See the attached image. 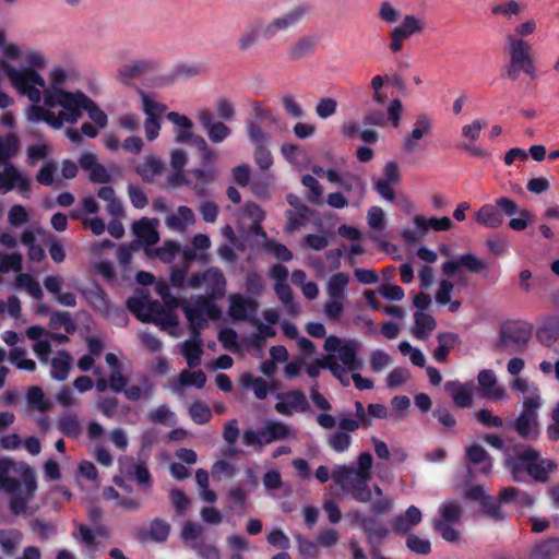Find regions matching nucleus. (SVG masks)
<instances>
[{"label": "nucleus", "instance_id": "1", "mask_svg": "<svg viewBox=\"0 0 559 559\" xmlns=\"http://www.w3.org/2000/svg\"><path fill=\"white\" fill-rule=\"evenodd\" d=\"M0 489L9 497L11 514H25L37 491L34 469L26 463L0 457Z\"/></svg>", "mask_w": 559, "mask_h": 559}, {"label": "nucleus", "instance_id": "2", "mask_svg": "<svg viewBox=\"0 0 559 559\" xmlns=\"http://www.w3.org/2000/svg\"><path fill=\"white\" fill-rule=\"evenodd\" d=\"M512 452L504 457V466L515 481H522L527 474L535 481L546 483L557 467L554 461L543 459L540 452L530 445L515 443Z\"/></svg>", "mask_w": 559, "mask_h": 559}, {"label": "nucleus", "instance_id": "3", "mask_svg": "<svg viewBox=\"0 0 559 559\" xmlns=\"http://www.w3.org/2000/svg\"><path fill=\"white\" fill-rule=\"evenodd\" d=\"M373 459L369 452L358 455L356 466L337 465L332 472L333 480L350 497L361 503L371 502L372 491L369 480L372 477Z\"/></svg>", "mask_w": 559, "mask_h": 559}, {"label": "nucleus", "instance_id": "4", "mask_svg": "<svg viewBox=\"0 0 559 559\" xmlns=\"http://www.w3.org/2000/svg\"><path fill=\"white\" fill-rule=\"evenodd\" d=\"M507 41L510 57L509 63L504 68L507 76L511 81H516L520 73L523 72L532 79H535L536 68L532 57L531 45L521 38L514 37L513 35H508Z\"/></svg>", "mask_w": 559, "mask_h": 559}, {"label": "nucleus", "instance_id": "5", "mask_svg": "<svg viewBox=\"0 0 559 559\" xmlns=\"http://www.w3.org/2000/svg\"><path fill=\"white\" fill-rule=\"evenodd\" d=\"M533 334V325L522 320H511L501 324L496 348L500 352L522 353Z\"/></svg>", "mask_w": 559, "mask_h": 559}, {"label": "nucleus", "instance_id": "6", "mask_svg": "<svg viewBox=\"0 0 559 559\" xmlns=\"http://www.w3.org/2000/svg\"><path fill=\"white\" fill-rule=\"evenodd\" d=\"M4 73L11 84L21 95H26L32 103H38L41 94L37 86L44 87L45 80L35 69H16L11 64H4Z\"/></svg>", "mask_w": 559, "mask_h": 559}, {"label": "nucleus", "instance_id": "7", "mask_svg": "<svg viewBox=\"0 0 559 559\" xmlns=\"http://www.w3.org/2000/svg\"><path fill=\"white\" fill-rule=\"evenodd\" d=\"M182 311L190 323V332L194 338L201 336V331L206 325V317L212 320H218L222 317L217 305L203 296H199L193 306H183Z\"/></svg>", "mask_w": 559, "mask_h": 559}, {"label": "nucleus", "instance_id": "8", "mask_svg": "<svg viewBox=\"0 0 559 559\" xmlns=\"http://www.w3.org/2000/svg\"><path fill=\"white\" fill-rule=\"evenodd\" d=\"M519 212L516 202L508 197H500L495 204H484L475 213V221L487 228H499L503 224V215L512 216Z\"/></svg>", "mask_w": 559, "mask_h": 559}, {"label": "nucleus", "instance_id": "9", "mask_svg": "<svg viewBox=\"0 0 559 559\" xmlns=\"http://www.w3.org/2000/svg\"><path fill=\"white\" fill-rule=\"evenodd\" d=\"M289 427L282 421H269L264 427L257 430L247 429L242 435V442L246 447L258 445L260 448L277 440L289 437Z\"/></svg>", "mask_w": 559, "mask_h": 559}, {"label": "nucleus", "instance_id": "10", "mask_svg": "<svg viewBox=\"0 0 559 559\" xmlns=\"http://www.w3.org/2000/svg\"><path fill=\"white\" fill-rule=\"evenodd\" d=\"M159 62L156 59H138L119 67L116 79L123 85H130L134 80L156 72Z\"/></svg>", "mask_w": 559, "mask_h": 559}, {"label": "nucleus", "instance_id": "11", "mask_svg": "<svg viewBox=\"0 0 559 559\" xmlns=\"http://www.w3.org/2000/svg\"><path fill=\"white\" fill-rule=\"evenodd\" d=\"M326 179L331 183L338 185L346 193L355 199V205H358L366 195V183L358 175L352 173L341 175L335 169L330 168L326 173Z\"/></svg>", "mask_w": 559, "mask_h": 559}, {"label": "nucleus", "instance_id": "12", "mask_svg": "<svg viewBox=\"0 0 559 559\" xmlns=\"http://www.w3.org/2000/svg\"><path fill=\"white\" fill-rule=\"evenodd\" d=\"M119 468L124 477L135 480L143 490L152 487V475L144 462H138L132 456H126L119 460Z\"/></svg>", "mask_w": 559, "mask_h": 559}, {"label": "nucleus", "instance_id": "13", "mask_svg": "<svg viewBox=\"0 0 559 559\" xmlns=\"http://www.w3.org/2000/svg\"><path fill=\"white\" fill-rule=\"evenodd\" d=\"M461 270L472 274H483L487 271V263L473 253H464L456 260H448L442 264V273L448 277H453Z\"/></svg>", "mask_w": 559, "mask_h": 559}, {"label": "nucleus", "instance_id": "14", "mask_svg": "<svg viewBox=\"0 0 559 559\" xmlns=\"http://www.w3.org/2000/svg\"><path fill=\"white\" fill-rule=\"evenodd\" d=\"M386 114L388 116L381 110H370L364 116L362 123L365 126L384 127L390 121L393 128H399L403 114L401 99H392L388 106Z\"/></svg>", "mask_w": 559, "mask_h": 559}, {"label": "nucleus", "instance_id": "15", "mask_svg": "<svg viewBox=\"0 0 559 559\" xmlns=\"http://www.w3.org/2000/svg\"><path fill=\"white\" fill-rule=\"evenodd\" d=\"M197 119L212 143H221L231 134V129L223 121L214 120V115L209 108L200 109Z\"/></svg>", "mask_w": 559, "mask_h": 559}, {"label": "nucleus", "instance_id": "16", "mask_svg": "<svg viewBox=\"0 0 559 559\" xmlns=\"http://www.w3.org/2000/svg\"><path fill=\"white\" fill-rule=\"evenodd\" d=\"M307 13V8L299 5L286 12L280 17L270 22L262 31V36L269 40L272 39L277 33L287 31L297 25Z\"/></svg>", "mask_w": 559, "mask_h": 559}, {"label": "nucleus", "instance_id": "17", "mask_svg": "<svg viewBox=\"0 0 559 559\" xmlns=\"http://www.w3.org/2000/svg\"><path fill=\"white\" fill-rule=\"evenodd\" d=\"M61 100H59V106L62 107L60 111L61 116L69 124H74L82 116L81 110L85 108L84 99H87L86 96L82 92H67L61 94Z\"/></svg>", "mask_w": 559, "mask_h": 559}, {"label": "nucleus", "instance_id": "18", "mask_svg": "<svg viewBox=\"0 0 559 559\" xmlns=\"http://www.w3.org/2000/svg\"><path fill=\"white\" fill-rule=\"evenodd\" d=\"M281 402L275 404L278 414L289 416L293 412L305 413L309 411V403L306 394L300 390H292L280 395Z\"/></svg>", "mask_w": 559, "mask_h": 559}, {"label": "nucleus", "instance_id": "19", "mask_svg": "<svg viewBox=\"0 0 559 559\" xmlns=\"http://www.w3.org/2000/svg\"><path fill=\"white\" fill-rule=\"evenodd\" d=\"M366 535V540L370 546V552L373 558L378 557L383 539L388 536L389 530L384 527L376 518L369 516L361 527Z\"/></svg>", "mask_w": 559, "mask_h": 559}, {"label": "nucleus", "instance_id": "20", "mask_svg": "<svg viewBox=\"0 0 559 559\" xmlns=\"http://www.w3.org/2000/svg\"><path fill=\"white\" fill-rule=\"evenodd\" d=\"M169 533V523L156 518L150 523V527L147 530L139 528L135 533V538L142 544L147 542L164 543L167 540Z\"/></svg>", "mask_w": 559, "mask_h": 559}, {"label": "nucleus", "instance_id": "21", "mask_svg": "<svg viewBox=\"0 0 559 559\" xmlns=\"http://www.w3.org/2000/svg\"><path fill=\"white\" fill-rule=\"evenodd\" d=\"M258 308V302L251 298H245L240 294H231L229 296L228 314L236 321H245L248 319V313H254Z\"/></svg>", "mask_w": 559, "mask_h": 559}, {"label": "nucleus", "instance_id": "22", "mask_svg": "<svg viewBox=\"0 0 559 559\" xmlns=\"http://www.w3.org/2000/svg\"><path fill=\"white\" fill-rule=\"evenodd\" d=\"M432 131L430 119L426 115H420L414 124V128L408 136L403 141V150L407 153H414L417 147V141L425 135H429Z\"/></svg>", "mask_w": 559, "mask_h": 559}, {"label": "nucleus", "instance_id": "23", "mask_svg": "<svg viewBox=\"0 0 559 559\" xmlns=\"http://www.w3.org/2000/svg\"><path fill=\"white\" fill-rule=\"evenodd\" d=\"M205 284L209 290L206 295H202L203 297H209L213 301L225 296L227 282L224 273L218 267L212 266L206 270Z\"/></svg>", "mask_w": 559, "mask_h": 559}, {"label": "nucleus", "instance_id": "24", "mask_svg": "<svg viewBox=\"0 0 559 559\" xmlns=\"http://www.w3.org/2000/svg\"><path fill=\"white\" fill-rule=\"evenodd\" d=\"M511 426L524 440H535L538 437L537 414L522 412Z\"/></svg>", "mask_w": 559, "mask_h": 559}, {"label": "nucleus", "instance_id": "25", "mask_svg": "<svg viewBox=\"0 0 559 559\" xmlns=\"http://www.w3.org/2000/svg\"><path fill=\"white\" fill-rule=\"evenodd\" d=\"M359 348L360 343L357 340L344 341L338 350V359L342 361V366H346L350 371L360 370L364 362L357 356Z\"/></svg>", "mask_w": 559, "mask_h": 559}, {"label": "nucleus", "instance_id": "26", "mask_svg": "<svg viewBox=\"0 0 559 559\" xmlns=\"http://www.w3.org/2000/svg\"><path fill=\"white\" fill-rule=\"evenodd\" d=\"M421 518V511L417 507H408L404 513L395 516L392 524L394 533L399 535L408 533L413 527L420 523Z\"/></svg>", "mask_w": 559, "mask_h": 559}, {"label": "nucleus", "instance_id": "27", "mask_svg": "<svg viewBox=\"0 0 559 559\" xmlns=\"http://www.w3.org/2000/svg\"><path fill=\"white\" fill-rule=\"evenodd\" d=\"M478 383L484 390V395L492 400H501L506 392L502 386L497 385V378L491 369H483L477 376Z\"/></svg>", "mask_w": 559, "mask_h": 559}, {"label": "nucleus", "instance_id": "28", "mask_svg": "<svg viewBox=\"0 0 559 559\" xmlns=\"http://www.w3.org/2000/svg\"><path fill=\"white\" fill-rule=\"evenodd\" d=\"M166 118L176 126L175 141L177 143H186L192 138L193 122L190 118L176 111L168 112Z\"/></svg>", "mask_w": 559, "mask_h": 559}, {"label": "nucleus", "instance_id": "29", "mask_svg": "<svg viewBox=\"0 0 559 559\" xmlns=\"http://www.w3.org/2000/svg\"><path fill=\"white\" fill-rule=\"evenodd\" d=\"M437 341L439 344L433 350V358L438 362L444 364L448 360L450 352L460 343V337L452 332H441L438 333Z\"/></svg>", "mask_w": 559, "mask_h": 559}, {"label": "nucleus", "instance_id": "30", "mask_svg": "<svg viewBox=\"0 0 559 559\" xmlns=\"http://www.w3.org/2000/svg\"><path fill=\"white\" fill-rule=\"evenodd\" d=\"M465 457L472 465H479V472L488 475L492 469V459L489 453L479 444H472L466 449Z\"/></svg>", "mask_w": 559, "mask_h": 559}, {"label": "nucleus", "instance_id": "31", "mask_svg": "<svg viewBox=\"0 0 559 559\" xmlns=\"http://www.w3.org/2000/svg\"><path fill=\"white\" fill-rule=\"evenodd\" d=\"M317 47V40L309 36H304L290 45L287 50V59L290 61L300 60L311 56Z\"/></svg>", "mask_w": 559, "mask_h": 559}, {"label": "nucleus", "instance_id": "32", "mask_svg": "<svg viewBox=\"0 0 559 559\" xmlns=\"http://www.w3.org/2000/svg\"><path fill=\"white\" fill-rule=\"evenodd\" d=\"M134 235L145 246H153L159 240L158 233L155 229L153 222L146 217H143L132 226Z\"/></svg>", "mask_w": 559, "mask_h": 559}, {"label": "nucleus", "instance_id": "33", "mask_svg": "<svg viewBox=\"0 0 559 559\" xmlns=\"http://www.w3.org/2000/svg\"><path fill=\"white\" fill-rule=\"evenodd\" d=\"M181 354L190 368L198 367L201 364V357L203 355L201 336L194 338V335H191L190 340L185 341L181 347Z\"/></svg>", "mask_w": 559, "mask_h": 559}, {"label": "nucleus", "instance_id": "34", "mask_svg": "<svg viewBox=\"0 0 559 559\" xmlns=\"http://www.w3.org/2000/svg\"><path fill=\"white\" fill-rule=\"evenodd\" d=\"M72 357L69 352L60 350L58 355L51 359L50 376L57 381H64L70 373Z\"/></svg>", "mask_w": 559, "mask_h": 559}, {"label": "nucleus", "instance_id": "35", "mask_svg": "<svg viewBox=\"0 0 559 559\" xmlns=\"http://www.w3.org/2000/svg\"><path fill=\"white\" fill-rule=\"evenodd\" d=\"M164 168L165 165L160 158L147 156L144 162L135 168V170L143 181L151 183L156 176H159L163 173Z\"/></svg>", "mask_w": 559, "mask_h": 559}, {"label": "nucleus", "instance_id": "36", "mask_svg": "<svg viewBox=\"0 0 559 559\" xmlns=\"http://www.w3.org/2000/svg\"><path fill=\"white\" fill-rule=\"evenodd\" d=\"M414 323L413 334L418 340L427 338L429 333L437 326V322L433 317L423 311H416L414 313Z\"/></svg>", "mask_w": 559, "mask_h": 559}, {"label": "nucleus", "instance_id": "37", "mask_svg": "<svg viewBox=\"0 0 559 559\" xmlns=\"http://www.w3.org/2000/svg\"><path fill=\"white\" fill-rule=\"evenodd\" d=\"M191 174L195 179L193 187L195 193L201 197L205 195L207 186L215 181L216 170L210 166L209 168H194L191 170Z\"/></svg>", "mask_w": 559, "mask_h": 559}, {"label": "nucleus", "instance_id": "38", "mask_svg": "<svg viewBox=\"0 0 559 559\" xmlns=\"http://www.w3.org/2000/svg\"><path fill=\"white\" fill-rule=\"evenodd\" d=\"M155 391L153 382L147 378L143 377L140 385L127 386L123 395L128 401L138 402L141 399H150Z\"/></svg>", "mask_w": 559, "mask_h": 559}, {"label": "nucleus", "instance_id": "39", "mask_svg": "<svg viewBox=\"0 0 559 559\" xmlns=\"http://www.w3.org/2000/svg\"><path fill=\"white\" fill-rule=\"evenodd\" d=\"M310 213L311 211L307 205L297 206L296 210H287L285 212L286 230L292 233L305 226Z\"/></svg>", "mask_w": 559, "mask_h": 559}, {"label": "nucleus", "instance_id": "40", "mask_svg": "<svg viewBox=\"0 0 559 559\" xmlns=\"http://www.w3.org/2000/svg\"><path fill=\"white\" fill-rule=\"evenodd\" d=\"M58 430L68 438H78L81 435V425L75 414H63L57 421Z\"/></svg>", "mask_w": 559, "mask_h": 559}, {"label": "nucleus", "instance_id": "41", "mask_svg": "<svg viewBox=\"0 0 559 559\" xmlns=\"http://www.w3.org/2000/svg\"><path fill=\"white\" fill-rule=\"evenodd\" d=\"M423 29L424 25L421 22L415 15L407 14L404 16L402 23L392 31L405 40L414 34L423 32Z\"/></svg>", "mask_w": 559, "mask_h": 559}, {"label": "nucleus", "instance_id": "42", "mask_svg": "<svg viewBox=\"0 0 559 559\" xmlns=\"http://www.w3.org/2000/svg\"><path fill=\"white\" fill-rule=\"evenodd\" d=\"M23 534L17 528L0 530V546L7 555H13L22 542Z\"/></svg>", "mask_w": 559, "mask_h": 559}, {"label": "nucleus", "instance_id": "43", "mask_svg": "<svg viewBox=\"0 0 559 559\" xmlns=\"http://www.w3.org/2000/svg\"><path fill=\"white\" fill-rule=\"evenodd\" d=\"M445 389L450 392L453 403L456 407L465 408L469 407L473 403V395L471 390L461 384L448 382Z\"/></svg>", "mask_w": 559, "mask_h": 559}, {"label": "nucleus", "instance_id": "44", "mask_svg": "<svg viewBox=\"0 0 559 559\" xmlns=\"http://www.w3.org/2000/svg\"><path fill=\"white\" fill-rule=\"evenodd\" d=\"M537 338L545 346H551L559 338V317L537 330Z\"/></svg>", "mask_w": 559, "mask_h": 559}, {"label": "nucleus", "instance_id": "45", "mask_svg": "<svg viewBox=\"0 0 559 559\" xmlns=\"http://www.w3.org/2000/svg\"><path fill=\"white\" fill-rule=\"evenodd\" d=\"M440 518H435L433 521H444V523L455 524L460 522L463 509L457 501L443 503L439 509Z\"/></svg>", "mask_w": 559, "mask_h": 559}, {"label": "nucleus", "instance_id": "46", "mask_svg": "<svg viewBox=\"0 0 559 559\" xmlns=\"http://www.w3.org/2000/svg\"><path fill=\"white\" fill-rule=\"evenodd\" d=\"M349 277L346 273L333 274L328 282V294L330 298L345 299L344 290L348 285Z\"/></svg>", "mask_w": 559, "mask_h": 559}, {"label": "nucleus", "instance_id": "47", "mask_svg": "<svg viewBox=\"0 0 559 559\" xmlns=\"http://www.w3.org/2000/svg\"><path fill=\"white\" fill-rule=\"evenodd\" d=\"M26 401L31 408L45 413L50 409L51 404L46 400L40 386H31L26 393Z\"/></svg>", "mask_w": 559, "mask_h": 559}, {"label": "nucleus", "instance_id": "48", "mask_svg": "<svg viewBox=\"0 0 559 559\" xmlns=\"http://www.w3.org/2000/svg\"><path fill=\"white\" fill-rule=\"evenodd\" d=\"M19 139L14 133L0 136V164L8 162L19 152Z\"/></svg>", "mask_w": 559, "mask_h": 559}, {"label": "nucleus", "instance_id": "49", "mask_svg": "<svg viewBox=\"0 0 559 559\" xmlns=\"http://www.w3.org/2000/svg\"><path fill=\"white\" fill-rule=\"evenodd\" d=\"M49 324L53 330L63 328L67 334H73L78 329L76 323L72 319L71 314L64 311L52 312L50 316Z\"/></svg>", "mask_w": 559, "mask_h": 559}, {"label": "nucleus", "instance_id": "50", "mask_svg": "<svg viewBox=\"0 0 559 559\" xmlns=\"http://www.w3.org/2000/svg\"><path fill=\"white\" fill-rule=\"evenodd\" d=\"M16 285L26 289V292L36 300H40L44 297L43 289L39 282L34 278L31 274L21 273L16 276Z\"/></svg>", "mask_w": 559, "mask_h": 559}, {"label": "nucleus", "instance_id": "51", "mask_svg": "<svg viewBox=\"0 0 559 559\" xmlns=\"http://www.w3.org/2000/svg\"><path fill=\"white\" fill-rule=\"evenodd\" d=\"M559 552V538L552 537L540 543L532 552V559H551Z\"/></svg>", "mask_w": 559, "mask_h": 559}, {"label": "nucleus", "instance_id": "52", "mask_svg": "<svg viewBox=\"0 0 559 559\" xmlns=\"http://www.w3.org/2000/svg\"><path fill=\"white\" fill-rule=\"evenodd\" d=\"M78 531L79 535L73 533V537L80 539L86 547L90 558H94V555L98 548V543L96 540L95 534L88 526L84 524H80L78 526Z\"/></svg>", "mask_w": 559, "mask_h": 559}, {"label": "nucleus", "instance_id": "53", "mask_svg": "<svg viewBox=\"0 0 559 559\" xmlns=\"http://www.w3.org/2000/svg\"><path fill=\"white\" fill-rule=\"evenodd\" d=\"M178 381L180 386H195L197 389H202L206 383V374L202 370H182Z\"/></svg>", "mask_w": 559, "mask_h": 559}, {"label": "nucleus", "instance_id": "54", "mask_svg": "<svg viewBox=\"0 0 559 559\" xmlns=\"http://www.w3.org/2000/svg\"><path fill=\"white\" fill-rule=\"evenodd\" d=\"M189 415L191 419L198 425H205L212 418V412L210 407L201 401H195L190 405Z\"/></svg>", "mask_w": 559, "mask_h": 559}, {"label": "nucleus", "instance_id": "55", "mask_svg": "<svg viewBox=\"0 0 559 559\" xmlns=\"http://www.w3.org/2000/svg\"><path fill=\"white\" fill-rule=\"evenodd\" d=\"M246 131L249 141L254 146L265 145L270 140V135L265 131H263L262 128L255 121L247 120Z\"/></svg>", "mask_w": 559, "mask_h": 559}, {"label": "nucleus", "instance_id": "56", "mask_svg": "<svg viewBox=\"0 0 559 559\" xmlns=\"http://www.w3.org/2000/svg\"><path fill=\"white\" fill-rule=\"evenodd\" d=\"M142 105L143 112L146 115V118H154L159 120L160 116L167 110V106L165 104L152 99L145 93H142Z\"/></svg>", "mask_w": 559, "mask_h": 559}, {"label": "nucleus", "instance_id": "57", "mask_svg": "<svg viewBox=\"0 0 559 559\" xmlns=\"http://www.w3.org/2000/svg\"><path fill=\"white\" fill-rule=\"evenodd\" d=\"M483 508L484 513L496 522L503 521L506 518L504 512L502 511L499 501H496L491 496H487L479 503Z\"/></svg>", "mask_w": 559, "mask_h": 559}, {"label": "nucleus", "instance_id": "58", "mask_svg": "<svg viewBox=\"0 0 559 559\" xmlns=\"http://www.w3.org/2000/svg\"><path fill=\"white\" fill-rule=\"evenodd\" d=\"M84 102H85L84 110L87 112L90 119L98 128H102V129L105 128L108 123L107 115L90 97H87V99H84Z\"/></svg>", "mask_w": 559, "mask_h": 559}, {"label": "nucleus", "instance_id": "59", "mask_svg": "<svg viewBox=\"0 0 559 559\" xmlns=\"http://www.w3.org/2000/svg\"><path fill=\"white\" fill-rule=\"evenodd\" d=\"M352 443L350 435L345 431H336L329 436L328 444L329 447L337 453H343L347 451Z\"/></svg>", "mask_w": 559, "mask_h": 559}, {"label": "nucleus", "instance_id": "60", "mask_svg": "<svg viewBox=\"0 0 559 559\" xmlns=\"http://www.w3.org/2000/svg\"><path fill=\"white\" fill-rule=\"evenodd\" d=\"M274 290L277 298L283 302L289 312H294L297 305L294 302L293 290L287 283H275Z\"/></svg>", "mask_w": 559, "mask_h": 559}, {"label": "nucleus", "instance_id": "61", "mask_svg": "<svg viewBox=\"0 0 559 559\" xmlns=\"http://www.w3.org/2000/svg\"><path fill=\"white\" fill-rule=\"evenodd\" d=\"M148 301V296H132L127 299V308L138 320L141 321V318H144L145 312L147 311Z\"/></svg>", "mask_w": 559, "mask_h": 559}, {"label": "nucleus", "instance_id": "62", "mask_svg": "<svg viewBox=\"0 0 559 559\" xmlns=\"http://www.w3.org/2000/svg\"><path fill=\"white\" fill-rule=\"evenodd\" d=\"M31 530L41 539H48L56 534L57 527L53 523L44 521L41 519H34L31 522Z\"/></svg>", "mask_w": 559, "mask_h": 559}, {"label": "nucleus", "instance_id": "63", "mask_svg": "<svg viewBox=\"0 0 559 559\" xmlns=\"http://www.w3.org/2000/svg\"><path fill=\"white\" fill-rule=\"evenodd\" d=\"M246 290L249 295L260 296L264 290V281L257 271H249L246 275Z\"/></svg>", "mask_w": 559, "mask_h": 559}, {"label": "nucleus", "instance_id": "64", "mask_svg": "<svg viewBox=\"0 0 559 559\" xmlns=\"http://www.w3.org/2000/svg\"><path fill=\"white\" fill-rule=\"evenodd\" d=\"M84 296L95 309L103 311L108 308L106 294L100 287L84 292Z\"/></svg>", "mask_w": 559, "mask_h": 559}]
</instances>
